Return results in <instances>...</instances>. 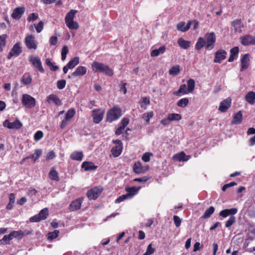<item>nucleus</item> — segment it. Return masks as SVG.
<instances>
[{
	"label": "nucleus",
	"mask_w": 255,
	"mask_h": 255,
	"mask_svg": "<svg viewBox=\"0 0 255 255\" xmlns=\"http://www.w3.org/2000/svg\"><path fill=\"white\" fill-rule=\"evenodd\" d=\"M20 81L24 85H28L31 83L32 78L29 73H25L22 76Z\"/></svg>",
	"instance_id": "nucleus-31"
},
{
	"label": "nucleus",
	"mask_w": 255,
	"mask_h": 255,
	"mask_svg": "<svg viewBox=\"0 0 255 255\" xmlns=\"http://www.w3.org/2000/svg\"><path fill=\"white\" fill-rule=\"evenodd\" d=\"M82 168L85 171H91L97 168V166L95 165L91 162L85 161L82 164Z\"/></svg>",
	"instance_id": "nucleus-21"
},
{
	"label": "nucleus",
	"mask_w": 255,
	"mask_h": 255,
	"mask_svg": "<svg viewBox=\"0 0 255 255\" xmlns=\"http://www.w3.org/2000/svg\"><path fill=\"white\" fill-rule=\"evenodd\" d=\"M6 38L7 35L6 34L0 35V52L3 50V47L5 46Z\"/></svg>",
	"instance_id": "nucleus-45"
},
{
	"label": "nucleus",
	"mask_w": 255,
	"mask_h": 255,
	"mask_svg": "<svg viewBox=\"0 0 255 255\" xmlns=\"http://www.w3.org/2000/svg\"><path fill=\"white\" fill-rule=\"evenodd\" d=\"M215 208L213 206H210L208 209L206 210L204 214L202 216L203 219H206L209 218L211 215L214 212Z\"/></svg>",
	"instance_id": "nucleus-38"
},
{
	"label": "nucleus",
	"mask_w": 255,
	"mask_h": 255,
	"mask_svg": "<svg viewBox=\"0 0 255 255\" xmlns=\"http://www.w3.org/2000/svg\"><path fill=\"white\" fill-rule=\"evenodd\" d=\"M205 40L206 49L211 50L213 49L216 42V36L214 32H207L205 34L204 36Z\"/></svg>",
	"instance_id": "nucleus-3"
},
{
	"label": "nucleus",
	"mask_w": 255,
	"mask_h": 255,
	"mask_svg": "<svg viewBox=\"0 0 255 255\" xmlns=\"http://www.w3.org/2000/svg\"><path fill=\"white\" fill-rule=\"evenodd\" d=\"M122 116V110L120 108L115 107L107 113V120L109 122H112L118 120Z\"/></svg>",
	"instance_id": "nucleus-2"
},
{
	"label": "nucleus",
	"mask_w": 255,
	"mask_h": 255,
	"mask_svg": "<svg viewBox=\"0 0 255 255\" xmlns=\"http://www.w3.org/2000/svg\"><path fill=\"white\" fill-rule=\"evenodd\" d=\"M43 136V132L41 131H37L34 134V138L36 141L39 140Z\"/></svg>",
	"instance_id": "nucleus-58"
},
{
	"label": "nucleus",
	"mask_w": 255,
	"mask_h": 255,
	"mask_svg": "<svg viewBox=\"0 0 255 255\" xmlns=\"http://www.w3.org/2000/svg\"><path fill=\"white\" fill-rule=\"evenodd\" d=\"M25 10V8L24 6L16 7L13 9L11 14L12 18L15 20L19 19L24 14Z\"/></svg>",
	"instance_id": "nucleus-13"
},
{
	"label": "nucleus",
	"mask_w": 255,
	"mask_h": 255,
	"mask_svg": "<svg viewBox=\"0 0 255 255\" xmlns=\"http://www.w3.org/2000/svg\"><path fill=\"white\" fill-rule=\"evenodd\" d=\"M168 117L170 122L174 121H179L182 118V117L180 114L175 113L169 114L168 115Z\"/></svg>",
	"instance_id": "nucleus-43"
},
{
	"label": "nucleus",
	"mask_w": 255,
	"mask_h": 255,
	"mask_svg": "<svg viewBox=\"0 0 255 255\" xmlns=\"http://www.w3.org/2000/svg\"><path fill=\"white\" fill-rule=\"evenodd\" d=\"M238 212V209L237 208H231L230 209H225L222 211H221L219 215L220 216L223 217V218H226L228 216L231 215H234L236 214Z\"/></svg>",
	"instance_id": "nucleus-16"
},
{
	"label": "nucleus",
	"mask_w": 255,
	"mask_h": 255,
	"mask_svg": "<svg viewBox=\"0 0 255 255\" xmlns=\"http://www.w3.org/2000/svg\"><path fill=\"white\" fill-rule=\"evenodd\" d=\"M12 239H21L23 237V232L21 231H12L10 233Z\"/></svg>",
	"instance_id": "nucleus-44"
},
{
	"label": "nucleus",
	"mask_w": 255,
	"mask_h": 255,
	"mask_svg": "<svg viewBox=\"0 0 255 255\" xmlns=\"http://www.w3.org/2000/svg\"><path fill=\"white\" fill-rule=\"evenodd\" d=\"M38 18V15L37 14H36L35 13H32L30 14V15L27 17V20L28 21H34L37 19Z\"/></svg>",
	"instance_id": "nucleus-61"
},
{
	"label": "nucleus",
	"mask_w": 255,
	"mask_h": 255,
	"mask_svg": "<svg viewBox=\"0 0 255 255\" xmlns=\"http://www.w3.org/2000/svg\"><path fill=\"white\" fill-rule=\"evenodd\" d=\"M42 150L41 149H36L35 151V153L31 155V158H34V160L35 161L42 154Z\"/></svg>",
	"instance_id": "nucleus-54"
},
{
	"label": "nucleus",
	"mask_w": 255,
	"mask_h": 255,
	"mask_svg": "<svg viewBox=\"0 0 255 255\" xmlns=\"http://www.w3.org/2000/svg\"><path fill=\"white\" fill-rule=\"evenodd\" d=\"M242 119L243 115L241 111H239L234 116L231 123L235 125L240 124L242 122Z\"/></svg>",
	"instance_id": "nucleus-23"
},
{
	"label": "nucleus",
	"mask_w": 255,
	"mask_h": 255,
	"mask_svg": "<svg viewBox=\"0 0 255 255\" xmlns=\"http://www.w3.org/2000/svg\"><path fill=\"white\" fill-rule=\"evenodd\" d=\"M93 70L95 72L104 73L107 75L111 76L114 74V72L108 65L104 63L95 61L92 65Z\"/></svg>",
	"instance_id": "nucleus-1"
},
{
	"label": "nucleus",
	"mask_w": 255,
	"mask_h": 255,
	"mask_svg": "<svg viewBox=\"0 0 255 255\" xmlns=\"http://www.w3.org/2000/svg\"><path fill=\"white\" fill-rule=\"evenodd\" d=\"M47 101L48 102H53L55 105L57 106H61L62 103L60 99L54 94H51L47 97Z\"/></svg>",
	"instance_id": "nucleus-22"
},
{
	"label": "nucleus",
	"mask_w": 255,
	"mask_h": 255,
	"mask_svg": "<svg viewBox=\"0 0 255 255\" xmlns=\"http://www.w3.org/2000/svg\"><path fill=\"white\" fill-rule=\"evenodd\" d=\"M155 251V249L152 247V244H150L147 246L146 253L149 255H151L154 253Z\"/></svg>",
	"instance_id": "nucleus-60"
},
{
	"label": "nucleus",
	"mask_w": 255,
	"mask_h": 255,
	"mask_svg": "<svg viewBox=\"0 0 255 255\" xmlns=\"http://www.w3.org/2000/svg\"><path fill=\"white\" fill-rule=\"evenodd\" d=\"M150 104V101H149V98H147V97H144L142 99V101H141V107L142 108L143 107V104H144L145 105H148Z\"/></svg>",
	"instance_id": "nucleus-64"
},
{
	"label": "nucleus",
	"mask_w": 255,
	"mask_h": 255,
	"mask_svg": "<svg viewBox=\"0 0 255 255\" xmlns=\"http://www.w3.org/2000/svg\"><path fill=\"white\" fill-rule=\"evenodd\" d=\"M24 42L28 49L35 50L37 48V43L32 35H27L25 38Z\"/></svg>",
	"instance_id": "nucleus-5"
},
{
	"label": "nucleus",
	"mask_w": 255,
	"mask_h": 255,
	"mask_svg": "<svg viewBox=\"0 0 255 255\" xmlns=\"http://www.w3.org/2000/svg\"><path fill=\"white\" fill-rule=\"evenodd\" d=\"M67 26L70 29L76 30L79 28V24L77 21L74 20L66 23Z\"/></svg>",
	"instance_id": "nucleus-42"
},
{
	"label": "nucleus",
	"mask_w": 255,
	"mask_h": 255,
	"mask_svg": "<svg viewBox=\"0 0 255 255\" xmlns=\"http://www.w3.org/2000/svg\"><path fill=\"white\" fill-rule=\"evenodd\" d=\"M187 90L189 93H192L195 88V83L194 80L190 79L187 82Z\"/></svg>",
	"instance_id": "nucleus-39"
},
{
	"label": "nucleus",
	"mask_w": 255,
	"mask_h": 255,
	"mask_svg": "<svg viewBox=\"0 0 255 255\" xmlns=\"http://www.w3.org/2000/svg\"><path fill=\"white\" fill-rule=\"evenodd\" d=\"M185 22L184 21H181L177 24L176 28L178 31L184 32V27H185Z\"/></svg>",
	"instance_id": "nucleus-56"
},
{
	"label": "nucleus",
	"mask_w": 255,
	"mask_h": 255,
	"mask_svg": "<svg viewBox=\"0 0 255 255\" xmlns=\"http://www.w3.org/2000/svg\"><path fill=\"white\" fill-rule=\"evenodd\" d=\"M75 114V110L74 109H70L67 112L65 118L69 120L74 117Z\"/></svg>",
	"instance_id": "nucleus-49"
},
{
	"label": "nucleus",
	"mask_w": 255,
	"mask_h": 255,
	"mask_svg": "<svg viewBox=\"0 0 255 255\" xmlns=\"http://www.w3.org/2000/svg\"><path fill=\"white\" fill-rule=\"evenodd\" d=\"M22 103L23 105L28 108H32L35 106V99L28 94L22 95Z\"/></svg>",
	"instance_id": "nucleus-4"
},
{
	"label": "nucleus",
	"mask_w": 255,
	"mask_h": 255,
	"mask_svg": "<svg viewBox=\"0 0 255 255\" xmlns=\"http://www.w3.org/2000/svg\"><path fill=\"white\" fill-rule=\"evenodd\" d=\"M83 156V154L82 152L79 151H75L70 155V157L72 159L78 161H81L82 160Z\"/></svg>",
	"instance_id": "nucleus-35"
},
{
	"label": "nucleus",
	"mask_w": 255,
	"mask_h": 255,
	"mask_svg": "<svg viewBox=\"0 0 255 255\" xmlns=\"http://www.w3.org/2000/svg\"><path fill=\"white\" fill-rule=\"evenodd\" d=\"M152 155H153L152 153H151L150 152H146V153H144L143 155H142V159L144 162H148L150 160V157Z\"/></svg>",
	"instance_id": "nucleus-55"
},
{
	"label": "nucleus",
	"mask_w": 255,
	"mask_h": 255,
	"mask_svg": "<svg viewBox=\"0 0 255 255\" xmlns=\"http://www.w3.org/2000/svg\"><path fill=\"white\" fill-rule=\"evenodd\" d=\"M166 47L165 46H162L158 49L153 50L151 52V56L155 57L158 56L160 54H162L165 51Z\"/></svg>",
	"instance_id": "nucleus-33"
},
{
	"label": "nucleus",
	"mask_w": 255,
	"mask_h": 255,
	"mask_svg": "<svg viewBox=\"0 0 255 255\" xmlns=\"http://www.w3.org/2000/svg\"><path fill=\"white\" fill-rule=\"evenodd\" d=\"M180 66L179 65H176L172 67L169 71V74L170 75L176 76L180 73Z\"/></svg>",
	"instance_id": "nucleus-41"
},
{
	"label": "nucleus",
	"mask_w": 255,
	"mask_h": 255,
	"mask_svg": "<svg viewBox=\"0 0 255 255\" xmlns=\"http://www.w3.org/2000/svg\"><path fill=\"white\" fill-rule=\"evenodd\" d=\"M173 220H174V222L175 225V226L176 227H179L180 226L181 223V219L178 216H177L176 215H174L173 216Z\"/></svg>",
	"instance_id": "nucleus-57"
},
{
	"label": "nucleus",
	"mask_w": 255,
	"mask_h": 255,
	"mask_svg": "<svg viewBox=\"0 0 255 255\" xmlns=\"http://www.w3.org/2000/svg\"><path fill=\"white\" fill-rule=\"evenodd\" d=\"M236 221V218L233 215L230 217L229 220L226 222L225 226L226 228L230 227Z\"/></svg>",
	"instance_id": "nucleus-50"
},
{
	"label": "nucleus",
	"mask_w": 255,
	"mask_h": 255,
	"mask_svg": "<svg viewBox=\"0 0 255 255\" xmlns=\"http://www.w3.org/2000/svg\"><path fill=\"white\" fill-rule=\"evenodd\" d=\"M40 217H39V215L38 214L36 215L33 217H31L29 219V221L30 222H38L41 221Z\"/></svg>",
	"instance_id": "nucleus-63"
},
{
	"label": "nucleus",
	"mask_w": 255,
	"mask_h": 255,
	"mask_svg": "<svg viewBox=\"0 0 255 255\" xmlns=\"http://www.w3.org/2000/svg\"><path fill=\"white\" fill-rule=\"evenodd\" d=\"M29 61L32 64L33 66L37 69L40 72L44 73V69L42 67V63L38 57L31 56L29 58Z\"/></svg>",
	"instance_id": "nucleus-6"
},
{
	"label": "nucleus",
	"mask_w": 255,
	"mask_h": 255,
	"mask_svg": "<svg viewBox=\"0 0 255 255\" xmlns=\"http://www.w3.org/2000/svg\"><path fill=\"white\" fill-rule=\"evenodd\" d=\"M231 105V99L228 98L220 103L218 110L222 113H225L230 108Z\"/></svg>",
	"instance_id": "nucleus-14"
},
{
	"label": "nucleus",
	"mask_w": 255,
	"mask_h": 255,
	"mask_svg": "<svg viewBox=\"0 0 255 255\" xmlns=\"http://www.w3.org/2000/svg\"><path fill=\"white\" fill-rule=\"evenodd\" d=\"M122 149V145H116V146H114L111 150L113 155L114 157L119 156L121 154Z\"/></svg>",
	"instance_id": "nucleus-30"
},
{
	"label": "nucleus",
	"mask_w": 255,
	"mask_h": 255,
	"mask_svg": "<svg viewBox=\"0 0 255 255\" xmlns=\"http://www.w3.org/2000/svg\"><path fill=\"white\" fill-rule=\"evenodd\" d=\"M66 81L65 80H58L57 82V88L59 90L63 89L66 86Z\"/></svg>",
	"instance_id": "nucleus-51"
},
{
	"label": "nucleus",
	"mask_w": 255,
	"mask_h": 255,
	"mask_svg": "<svg viewBox=\"0 0 255 255\" xmlns=\"http://www.w3.org/2000/svg\"><path fill=\"white\" fill-rule=\"evenodd\" d=\"M245 99L251 105H253L255 103V92L250 91L247 93L245 96Z\"/></svg>",
	"instance_id": "nucleus-28"
},
{
	"label": "nucleus",
	"mask_w": 255,
	"mask_h": 255,
	"mask_svg": "<svg viewBox=\"0 0 255 255\" xmlns=\"http://www.w3.org/2000/svg\"><path fill=\"white\" fill-rule=\"evenodd\" d=\"M20 45L19 42H17L14 45L7 55L8 59H10L12 56H18L22 52Z\"/></svg>",
	"instance_id": "nucleus-8"
},
{
	"label": "nucleus",
	"mask_w": 255,
	"mask_h": 255,
	"mask_svg": "<svg viewBox=\"0 0 255 255\" xmlns=\"http://www.w3.org/2000/svg\"><path fill=\"white\" fill-rule=\"evenodd\" d=\"M3 126L9 129H18L22 127V125L18 120H16L11 123L6 120L4 122Z\"/></svg>",
	"instance_id": "nucleus-10"
},
{
	"label": "nucleus",
	"mask_w": 255,
	"mask_h": 255,
	"mask_svg": "<svg viewBox=\"0 0 255 255\" xmlns=\"http://www.w3.org/2000/svg\"><path fill=\"white\" fill-rule=\"evenodd\" d=\"M86 68L84 66H80L78 67L76 70L71 74V76L73 77L83 76L86 73Z\"/></svg>",
	"instance_id": "nucleus-19"
},
{
	"label": "nucleus",
	"mask_w": 255,
	"mask_h": 255,
	"mask_svg": "<svg viewBox=\"0 0 255 255\" xmlns=\"http://www.w3.org/2000/svg\"><path fill=\"white\" fill-rule=\"evenodd\" d=\"M78 12L77 10L71 9L66 15L65 17V23L74 20L75 14Z\"/></svg>",
	"instance_id": "nucleus-25"
},
{
	"label": "nucleus",
	"mask_w": 255,
	"mask_h": 255,
	"mask_svg": "<svg viewBox=\"0 0 255 255\" xmlns=\"http://www.w3.org/2000/svg\"><path fill=\"white\" fill-rule=\"evenodd\" d=\"M227 54V52L224 50L220 49L218 50L215 53L214 62L220 63L223 60L226 59Z\"/></svg>",
	"instance_id": "nucleus-12"
},
{
	"label": "nucleus",
	"mask_w": 255,
	"mask_h": 255,
	"mask_svg": "<svg viewBox=\"0 0 255 255\" xmlns=\"http://www.w3.org/2000/svg\"><path fill=\"white\" fill-rule=\"evenodd\" d=\"M250 61L249 59V55L248 54H246L243 56V57L241 59V71H243L245 69L248 68L249 66V62Z\"/></svg>",
	"instance_id": "nucleus-18"
},
{
	"label": "nucleus",
	"mask_w": 255,
	"mask_h": 255,
	"mask_svg": "<svg viewBox=\"0 0 255 255\" xmlns=\"http://www.w3.org/2000/svg\"><path fill=\"white\" fill-rule=\"evenodd\" d=\"M59 234V232L58 230H55L52 232H49L48 234V239L50 240L55 239L58 236Z\"/></svg>",
	"instance_id": "nucleus-48"
},
{
	"label": "nucleus",
	"mask_w": 255,
	"mask_h": 255,
	"mask_svg": "<svg viewBox=\"0 0 255 255\" xmlns=\"http://www.w3.org/2000/svg\"><path fill=\"white\" fill-rule=\"evenodd\" d=\"M12 239V236L10 233H9L8 235H4L2 239L0 240V243L2 245H9V241Z\"/></svg>",
	"instance_id": "nucleus-40"
},
{
	"label": "nucleus",
	"mask_w": 255,
	"mask_h": 255,
	"mask_svg": "<svg viewBox=\"0 0 255 255\" xmlns=\"http://www.w3.org/2000/svg\"><path fill=\"white\" fill-rule=\"evenodd\" d=\"M239 51V48L238 47H234L230 50L231 55L228 59V62H232L234 61L237 58V55Z\"/></svg>",
	"instance_id": "nucleus-29"
},
{
	"label": "nucleus",
	"mask_w": 255,
	"mask_h": 255,
	"mask_svg": "<svg viewBox=\"0 0 255 255\" xmlns=\"http://www.w3.org/2000/svg\"><path fill=\"white\" fill-rule=\"evenodd\" d=\"M241 42L242 45L247 46L255 45V35H246L241 37Z\"/></svg>",
	"instance_id": "nucleus-11"
},
{
	"label": "nucleus",
	"mask_w": 255,
	"mask_h": 255,
	"mask_svg": "<svg viewBox=\"0 0 255 255\" xmlns=\"http://www.w3.org/2000/svg\"><path fill=\"white\" fill-rule=\"evenodd\" d=\"M206 45L204 38L200 37L198 38L197 42L196 43L195 48L197 50H200L203 47H205L206 48Z\"/></svg>",
	"instance_id": "nucleus-32"
},
{
	"label": "nucleus",
	"mask_w": 255,
	"mask_h": 255,
	"mask_svg": "<svg viewBox=\"0 0 255 255\" xmlns=\"http://www.w3.org/2000/svg\"><path fill=\"white\" fill-rule=\"evenodd\" d=\"M79 63V58L78 57H75L68 62L67 64V67H69L70 69H73Z\"/></svg>",
	"instance_id": "nucleus-37"
},
{
	"label": "nucleus",
	"mask_w": 255,
	"mask_h": 255,
	"mask_svg": "<svg viewBox=\"0 0 255 255\" xmlns=\"http://www.w3.org/2000/svg\"><path fill=\"white\" fill-rule=\"evenodd\" d=\"M189 103V100L187 98L180 99L177 103V105L181 108H185Z\"/></svg>",
	"instance_id": "nucleus-46"
},
{
	"label": "nucleus",
	"mask_w": 255,
	"mask_h": 255,
	"mask_svg": "<svg viewBox=\"0 0 255 255\" xmlns=\"http://www.w3.org/2000/svg\"><path fill=\"white\" fill-rule=\"evenodd\" d=\"M129 196V194H125V195H123L120 197H119L116 200V201L115 202L116 203H120L122 201H123L125 199H128V196Z\"/></svg>",
	"instance_id": "nucleus-59"
},
{
	"label": "nucleus",
	"mask_w": 255,
	"mask_h": 255,
	"mask_svg": "<svg viewBox=\"0 0 255 255\" xmlns=\"http://www.w3.org/2000/svg\"><path fill=\"white\" fill-rule=\"evenodd\" d=\"M173 159L174 160L179 161H187L189 159V158L187 155H186L185 153L183 151H182L179 153L175 154L173 157Z\"/></svg>",
	"instance_id": "nucleus-24"
},
{
	"label": "nucleus",
	"mask_w": 255,
	"mask_h": 255,
	"mask_svg": "<svg viewBox=\"0 0 255 255\" xmlns=\"http://www.w3.org/2000/svg\"><path fill=\"white\" fill-rule=\"evenodd\" d=\"M187 86L186 84H182L180 85L179 89L173 92L174 95L177 96H181V95H186L189 93L188 91L186 88Z\"/></svg>",
	"instance_id": "nucleus-17"
},
{
	"label": "nucleus",
	"mask_w": 255,
	"mask_h": 255,
	"mask_svg": "<svg viewBox=\"0 0 255 255\" xmlns=\"http://www.w3.org/2000/svg\"><path fill=\"white\" fill-rule=\"evenodd\" d=\"M147 170V169H145L141 166V163L140 162L135 163L133 166V170L137 174L143 173Z\"/></svg>",
	"instance_id": "nucleus-20"
},
{
	"label": "nucleus",
	"mask_w": 255,
	"mask_h": 255,
	"mask_svg": "<svg viewBox=\"0 0 255 255\" xmlns=\"http://www.w3.org/2000/svg\"><path fill=\"white\" fill-rule=\"evenodd\" d=\"M55 157V152L53 151H50L48 153H47L46 156V160H49L54 158Z\"/></svg>",
	"instance_id": "nucleus-62"
},
{
	"label": "nucleus",
	"mask_w": 255,
	"mask_h": 255,
	"mask_svg": "<svg viewBox=\"0 0 255 255\" xmlns=\"http://www.w3.org/2000/svg\"><path fill=\"white\" fill-rule=\"evenodd\" d=\"M82 200L78 199L73 201L70 205V209L71 211H75L81 208Z\"/></svg>",
	"instance_id": "nucleus-27"
},
{
	"label": "nucleus",
	"mask_w": 255,
	"mask_h": 255,
	"mask_svg": "<svg viewBox=\"0 0 255 255\" xmlns=\"http://www.w3.org/2000/svg\"><path fill=\"white\" fill-rule=\"evenodd\" d=\"M92 113L94 123L99 124L103 119L104 111L101 109L93 110Z\"/></svg>",
	"instance_id": "nucleus-7"
},
{
	"label": "nucleus",
	"mask_w": 255,
	"mask_h": 255,
	"mask_svg": "<svg viewBox=\"0 0 255 255\" xmlns=\"http://www.w3.org/2000/svg\"><path fill=\"white\" fill-rule=\"evenodd\" d=\"M139 189V187L137 188L136 187L133 186L132 187H127L126 188V190L127 192L126 194H129V196H128V199H131L132 198L135 194L137 193L138 190Z\"/></svg>",
	"instance_id": "nucleus-26"
},
{
	"label": "nucleus",
	"mask_w": 255,
	"mask_h": 255,
	"mask_svg": "<svg viewBox=\"0 0 255 255\" xmlns=\"http://www.w3.org/2000/svg\"><path fill=\"white\" fill-rule=\"evenodd\" d=\"M232 26L234 27L235 32L242 33V28L244 27V24L241 19H235L231 22Z\"/></svg>",
	"instance_id": "nucleus-15"
},
{
	"label": "nucleus",
	"mask_w": 255,
	"mask_h": 255,
	"mask_svg": "<svg viewBox=\"0 0 255 255\" xmlns=\"http://www.w3.org/2000/svg\"><path fill=\"white\" fill-rule=\"evenodd\" d=\"M36 31L38 33H40L42 31L43 29L44 22L40 21L37 25H34Z\"/></svg>",
	"instance_id": "nucleus-53"
},
{
	"label": "nucleus",
	"mask_w": 255,
	"mask_h": 255,
	"mask_svg": "<svg viewBox=\"0 0 255 255\" xmlns=\"http://www.w3.org/2000/svg\"><path fill=\"white\" fill-rule=\"evenodd\" d=\"M153 116V113L152 112H150L143 114L142 118L146 121L147 123H148L150 120V119Z\"/></svg>",
	"instance_id": "nucleus-52"
},
{
	"label": "nucleus",
	"mask_w": 255,
	"mask_h": 255,
	"mask_svg": "<svg viewBox=\"0 0 255 255\" xmlns=\"http://www.w3.org/2000/svg\"><path fill=\"white\" fill-rule=\"evenodd\" d=\"M179 45L184 49H187L190 46V42L184 40L183 38H180L178 40Z\"/></svg>",
	"instance_id": "nucleus-36"
},
{
	"label": "nucleus",
	"mask_w": 255,
	"mask_h": 255,
	"mask_svg": "<svg viewBox=\"0 0 255 255\" xmlns=\"http://www.w3.org/2000/svg\"><path fill=\"white\" fill-rule=\"evenodd\" d=\"M102 192V189L96 187L89 190L87 193V196L90 200L96 199Z\"/></svg>",
	"instance_id": "nucleus-9"
},
{
	"label": "nucleus",
	"mask_w": 255,
	"mask_h": 255,
	"mask_svg": "<svg viewBox=\"0 0 255 255\" xmlns=\"http://www.w3.org/2000/svg\"><path fill=\"white\" fill-rule=\"evenodd\" d=\"M38 215H39V217H40L41 220L46 219L48 215L47 208H45L41 210L39 213Z\"/></svg>",
	"instance_id": "nucleus-47"
},
{
	"label": "nucleus",
	"mask_w": 255,
	"mask_h": 255,
	"mask_svg": "<svg viewBox=\"0 0 255 255\" xmlns=\"http://www.w3.org/2000/svg\"><path fill=\"white\" fill-rule=\"evenodd\" d=\"M49 177L52 180L59 181V177L54 167H52L49 173Z\"/></svg>",
	"instance_id": "nucleus-34"
}]
</instances>
